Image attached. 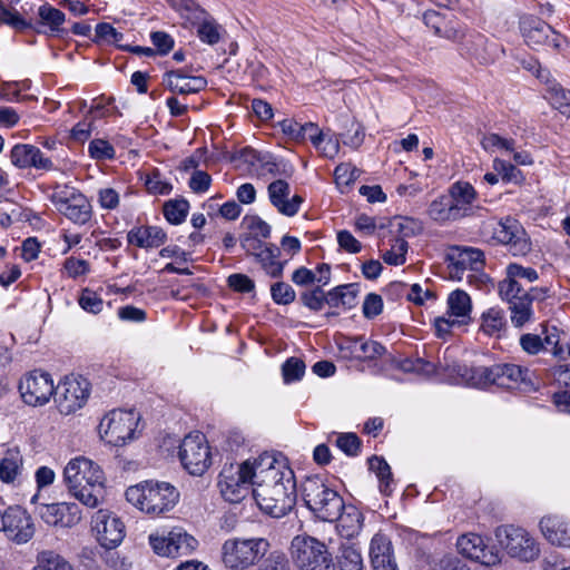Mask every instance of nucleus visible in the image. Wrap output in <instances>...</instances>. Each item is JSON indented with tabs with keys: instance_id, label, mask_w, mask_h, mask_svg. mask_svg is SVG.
<instances>
[{
	"instance_id": "3c124183",
	"label": "nucleus",
	"mask_w": 570,
	"mask_h": 570,
	"mask_svg": "<svg viewBox=\"0 0 570 570\" xmlns=\"http://www.w3.org/2000/svg\"><path fill=\"white\" fill-rule=\"evenodd\" d=\"M273 301L278 305H288L296 298L293 287L284 282H276L271 286Z\"/></svg>"
},
{
	"instance_id": "e433bc0d",
	"label": "nucleus",
	"mask_w": 570,
	"mask_h": 570,
	"mask_svg": "<svg viewBox=\"0 0 570 570\" xmlns=\"http://www.w3.org/2000/svg\"><path fill=\"white\" fill-rule=\"evenodd\" d=\"M337 521V530L343 538L350 539L362 529V513L353 505L345 507Z\"/></svg>"
},
{
	"instance_id": "423d86ee",
	"label": "nucleus",
	"mask_w": 570,
	"mask_h": 570,
	"mask_svg": "<svg viewBox=\"0 0 570 570\" xmlns=\"http://www.w3.org/2000/svg\"><path fill=\"white\" fill-rule=\"evenodd\" d=\"M291 557L297 570H336L326 544L311 535L293 538Z\"/></svg>"
},
{
	"instance_id": "393cba45",
	"label": "nucleus",
	"mask_w": 570,
	"mask_h": 570,
	"mask_svg": "<svg viewBox=\"0 0 570 570\" xmlns=\"http://www.w3.org/2000/svg\"><path fill=\"white\" fill-rule=\"evenodd\" d=\"M11 163L18 168H36L41 170H52L53 163L45 157L42 151L28 144H18L13 146L10 153Z\"/></svg>"
},
{
	"instance_id": "4be33fe9",
	"label": "nucleus",
	"mask_w": 570,
	"mask_h": 570,
	"mask_svg": "<svg viewBox=\"0 0 570 570\" xmlns=\"http://www.w3.org/2000/svg\"><path fill=\"white\" fill-rule=\"evenodd\" d=\"M92 529L97 540L106 549L116 548L125 537L122 521L107 510H99L92 517Z\"/></svg>"
},
{
	"instance_id": "864d4df0",
	"label": "nucleus",
	"mask_w": 570,
	"mask_h": 570,
	"mask_svg": "<svg viewBox=\"0 0 570 570\" xmlns=\"http://www.w3.org/2000/svg\"><path fill=\"white\" fill-rule=\"evenodd\" d=\"M544 342L548 346H551V352L554 356L559 358H566V348L561 344V332L552 326L548 328V326H543Z\"/></svg>"
},
{
	"instance_id": "72a5a7b5",
	"label": "nucleus",
	"mask_w": 570,
	"mask_h": 570,
	"mask_svg": "<svg viewBox=\"0 0 570 570\" xmlns=\"http://www.w3.org/2000/svg\"><path fill=\"white\" fill-rule=\"evenodd\" d=\"M423 21L428 28H430L435 36L445 38L452 41H456L460 36V29H458L452 21L448 20L444 16L436 11H426L423 14Z\"/></svg>"
},
{
	"instance_id": "58836bf2",
	"label": "nucleus",
	"mask_w": 570,
	"mask_h": 570,
	"mask_svg": "<svg viewBox=\"0 0 570 570\" xmlns=\"http://www.w3.org/2000/svg\"><path fill=\"white\" fill-rule=\"evenodd\" d=\"M167 540H169V557L190 553L198 544L194 537L179 528L173 529L168 532Z\"/></svg>"
},
{
	"instance_id": "4c0bfd02",
	"label": "nucleus",
	"mask_w": 570,
	"mask_h": 570,
	"mask_svg": "<svg viewBox=\"0 0 570 570\" xmlns=\"http://www.w3.org/2000/svg\"><path fill=\"white\" fill-rule=\"evenodd\" d=\"M428 215L439 224L459 220L458 212L453 209L446 195H441L432 200L428 208Z\"/></svg>"
},
{
	"instance_id": "ea45409f",
	"label": "nucleus",
	"mask_w": 570,
	"mask_h": 570,
	"mask_svg": "<svg viewBox=\"0 0 570 570\" xmlns=\"http://www.w3.org/2000/svg\"><path fill=\"white\" fill-rule=\"evenodd\" d=\"M370 470L373 471L380 481V491L384 495H391L393 492V475L391 466L381 456H372L368 459Z\"/></svg>"
},
{
	"instance_id": "412c9836",
	"label": "nucleus",
	"mask_w": 570,
	"mask_h": 570,
	"mask_svg": "<svg viewBox=\"0 0 570 570\" xmlns=\"http://www.w3.org/2000/svg\"><path fill=\"white\" fill-rule=\"evenodd\" d=\"M494 238L501 244L508 245L514 256H524L531 249V243L523 227L510 217L497 223L493 228Z\"/></svg>"
},
{
	"instance_id": "de8ad7c7",
	"label": "nucleus",
	"mask_w": 570,
	"mask_h": 570,
	"mask_svg": "<svg viewBox=\"0 0 570 570\" xmlns=\"http://www.w3.org/2000/svg\"><path fill=\"white\" fill-rule=\"evenodd\" d=\"M33 570H73L70 563L52 551H43L38 556Z\"/></svg>"
},
{
	"instance_id": "cd10ccee",
	"label": "nucleus",
	"mask_w": 570,
	"mask_h": 570,
	"mask_svg": "<svg viewBox=\"0 0 570 570\" xmlns=\"http://www.w3.org/2000/svg\"><path fill=\"white\" fill-rule=\"evenodd\" d=\"M446 196L451 200L453 209L458 212L460 219L474 214L473 202L476 199L478 194L470 183H454Z\"/></svg>"
},
{
	"instance_id": "9d476101",
	"label": "nucleus",
	"mask_w": 570,
	"mask_h": 570,
	"mask_svg": "<svg viewBox=\"0 0 570 570\" xmlns=\"http://www.w3.org/2000/svg\"><path fill=\"white\" fill-rule=\"evenodd\" d=\"M472 373L473 384L479 387L497 385L512 389L525 381L529 371L517 364H495L491 367H475Z\"/></svg>"
},
{
	"instance_id": "a18cd8bd",
	"label": "nucleus",
	"mask_w": 570,
	"mask_h": 570,
	"mask_svg": "<svg viewBox=\"0 0 570 570\" xmlns=\"http://www.w3.org/2000/svg\"><path fill=\"white\" fill-rule=\"evenodd\" d=\"M199 20L197 35L203 42L210 46L216 45L220 40V26L210 17L203 16Z\"/></svg>"
},
{
	"instance_id": "2eb2a0df",
	"label": "nucleus",
	"mask_w": 570,
	"mask_h": 570,
	"mask_svg": "<svg viewBox=\"0 0 570 570\" xmlns=\"http://www.w3.org/2000/svg\"><path fill=\"white\" fill-rule=\"evenodd\" d=\"M519 26L521 35L529 47L537 49L546 46L556 50L561 49L564 38L540 18L534 16L521 17Z\"/></svg>"
},
{
	"instance_id": "aec40b11",
	"label": "nucleus",
	"mask_w": 570,
	"mask_h": 570,
	"mask_svg": "<svg viewBox=\"0 0 570 570\" xmlns=\"http://www.w3.org/2000/svg\"><path fill=\"white\" fill-rule=\"evenodd\" d=\"M414 222L410 218H394L391 226V234H395L389 239L390 248L382 254V259L389 265H403L406 261L409 244L406 237L414 235L412 225Z\"/></svg>"
},
{
	"instance_id": "bb28decb",
	"label": "nucleus",
	"mask_w": 570,
	"mask_h": 570,
	"mask_svg": "<svg viewBox=\"0 0 570 570\" xmlns=\"http://www.w3.org/2000/svg\"><path fill=\"white\" fill-rule=\"evenodd\" d=\"M164 85L174 94L189 95L204 90L207 80L200 76H188L178 69L165 73Z\"/></svg>"
},
{
	"instance_id": "6e6552de",
	"label": "nucleus",
	"mask_w": 570,
	"mask_h": 570,
	"mask_svg": "<svg viewBox=\"0 0 570 570\" xmlns=\"http://www.w3.org/2000/svg\"><path fill=\"white\" fill-rule=\"evenodd\" d=\"M139 415L135 411L112 410L99 424L101 438L114 446H122L135 438Z\"/></svg>"
},
{
	"instance_id": "052dcab7",
	"label": "nucleus",
	"mask_w": 570,
	"mask_h": 570,
	"mask_svg": "<svg viewBox=\"0 0 570 570\" xmlns=\"http://www.w3.org/2000/svg\"><path fill=\"white\" fill-rule=\"evenodd\" d=\"M493 168L507 183L518 181L521 177V171L515 166L499 158L493 160Z\"/></svg>"
},
{
	"instance_id": "603ef678",
	"label": "nucleus",
	"mask_w": 570,
	"mask_h": 570,
	"mask_svg": "<svg viewBox=\"0 0 570 570\" xmlns=\"http://www.w3.org/2000/svg\"><path fill=\"white\" fill-rule=\"evenodd\" d=\"M282 373L285 383L298 381L305 373V363L297 357H291L283 364Z\"/></svg>"
},
{
	"instance_id": "a19ab883",
	"label": "nucleus",
	"mask_w": 570,
	"mask_h": 570,
	"mask_svg": "<svg viewBox=\"0 0 570 570\" xmlns=\"http://www.w3.org/2000/svg\"><path fill=\"white\" fill-rule=\"evenodd\" d=\"M337 562L340 570H363L364 567L360 549L347 542L340 546Z\"/></svg>"
},
{
	"instance_id": "7ed1b4c3",
	"label": "nucleus",
	"mask_w": 570,
	"mask_h": 570,
	"mask_svg": "<svg viewBox=\"0 0 570 570\" xmlns=\"http://www.w3.org/2000/svg\"><path fill=\"white\" fill-rule=\"evenodd\" d=\"M126 499L140 511L161 515L170 511L179 499V492L168 482L145 481L126 490Z\"/></svg>"
},
{
	"instance_id": "c9c22d12",
	"label": "nucleus",
	"mask_w": 570,
	"mask_h": 570,
	"mask_svg": "<svg viewBox=\"0 0 570 570\" xmlns=\"http://www.w3.org/2000/svg\"><path fill=\"white\" fill-rule=\"evenodd\" d=\"M281 255V249L269 244L255 257L256 262L261 264L262 268L267 275L274 278H278L283 275L284 266L286 262H279L277 258Z\"/></svg>"
},
{
	"instance_id": "473e14b6",
	"label": "nucleus",
	"mask_w": 570,
	"mask_h": 570,
	"mask_svg": "<svg viewBox=\"0 0 570 570\" xmlns=\"http://www.w3.org/2000/svg\"><path fill=\"white\" fill-rule=\"evenodd\" d=\"M127 240L140 248H154L166 242V234L157 226H139L128 232Z\"/></svg>"
},
{
	"instance_id": "dca6fc26",
	"label": "nucleus",
	"mask_w": 570,
	"mask_h": 570,
	"mask_svg": "<svg viewBox=\"0 0 570 570\" xmlns=\"http://www.w3.org/2000/svg\"><path fill=\"white\" fill-rule=\"evenodd\" d=\"M449 273L452 278L461 281L465 272L469 283L478 278L476 273L483 268L484 254L479 248L455 246L450 249L446 257Z\"/></svg>"
},
{
	"instance_id": "0eeeda50",
	"label": "nucleus",
	"mask_w": 570,
	"mask_h": 570,
	"mask_svg": "<svg viewBox=\"0 0 570 570\" xmlns=\"http://www.w3.org/2000/svg\"><path fill=\"white\" fill-rule=\"evenodd\" d=\"M256 472V460L242 464H225L218 476V488L223 498L230 503L244 500L250 487H255Z\"/></svg>"
},
{
	"instance_id": "20e7f679",
	"label": "nucleus",
	"mask_w": 570,
	"mask_h": 570,
	"mask_svg": "<svg viewBox=\"0 0 570 570\" xmlns=\"http://www.w3.org/2000/svg\"><path fill=\"white\" fill-rule=\"evenodd\" d=\"M302 495L306 507L324 522L336 521L345 509L343 498L320 476L303 482Z\"/></svg>"
},
{
	"instance_id": "a878e982",
	"label": "nucleus",
	"mask_w": 570,
	"mask_h": 570,
	"mask_svg": "<svg viewBox=\"0 0 570 570\" xmlns=\"http://www.w3.org/2000/svg\"><path fill=\"white\" fill-rule=\"evenodd\" d=\"M289 195V185L283 179L275 180L268 186V196L273 206L277 210L286 216H294L303 203V198L299 195H294L291 199H287Z\"/></svg>"
},
{
	"instance_id": "f257e3e1",
	"label": "nucleus",
	"mask_w": 570,
	"mask_h": 570,
	"mask_svg": "<svg viewBox=\"0 0 570 570\" xmlns=\"http://www.w3.org/2000/svg\"><path fill=\"white\" fill-rule=\"evenodd\" d=\"M256 469L253 495L259 509L273 518L286 515L296 502L293 471L266 453L256 459Z\"/></svg>"
},
{
	"instance_id": "4468645a",
	"label": "nucleus",
	"mask_w": 570,
	"mask_h": 570,
	"mask_svg": "<svg viewBox=\"0 0 570 570\" xmlns=\"http://www.w3.org/2000/svg\"><path fill=\"white\" fill-rule=\"evenodd\" d=\"M502 533L504 534V540H501V543L512 558L530 562L539 557V544L527 530L514 525H507L498 530L497 537L501 538Z\"/></svg>"
},
{
	"instance_id": "0e129e2a",
	"label": "nucleus",
	"mask_w": 570,
	"mask_h": 570,
	"mask_svg": "<svg viewBox=\"0 0 570 570\" xmlns=\"http://www.w3.org/2000/svg\"><path fill=\"white\" fill-rule=\"evenodd\" d=\"M228 286L239 293H249L255 288V283L245 274H232L227 278Z\"/></svg>"
},
{
	"instance_id": "7c9ffc66",
	"label": "nucleus",
	"mask_w": 570,
	"mask_h": 570,
	"mask_svg": "<svg viewBox=\"0 0 570 570\" xmlns=\"http://www.w3.org/2000/svg\"><path fill=\"white\" fill-rule=\"evenodd\" d=\"M540 529L551 544L570 548V523L562 518L544 517L540 521Z\"/></svg>"
},
{
	"instance_id": "680f3d73",
	"label": "nucleus",
	"mask_w": 570,
	"mask_h": 570,
	"mask_svg": "<svg viewBox=\"0 0 570 570\" xmlns=\"http://www.w3.org/2000/svg\"><path fill=\"white\" fill-rule=\"evenodd\" d=\"M102 299L90 289H83L79 297V305L90 313H99L102 308Z\"/></svg>"
},
{
	"instance_id": "69168bd1",
	"label": "nucleus",
	"mask_w": 570,
	"mask_h": 570,
	"mask_svg": "<svg viewBox=\"0 0 570 570\" xmlns=\"http://www.w3.org/2000/svg\"><path fill=\"white\" fill-rule=\"evenodd\" d=\"M0 20L18 30L29 27V23L17 11L9 10L2 2H0Z\"/></svg>"
},
{
	"instance_id": "9b49d317",
	"label": "nucleus",
	"mask_w": 570,
	"mask_h": 570,
	"mask_svg": "<svg viewBox=\"0 0 570 570\" xmlns=\"http://www.w3.org/2000/svg\"><path fill=\"white\" fill-rule=\"evenodd\" d=\"M178 456L184 469L190 474H204L212 463L205 435L200 432L186 435L179 445Z\"/></svg>"
},
{
	"instance_id": "09e8293b",
	"label": "nucleus",
	"mask_w": 570,
	"mask_h": 570,
	"mask_svg": "<svg viewBox=\"0 0 570 570\" xmlns=\"http://www.w3.org/2000/svg\"><path fill=\"white\" fill-rule=\"evenodd\" d=\"M189 209L187 200H169L164 206V215L171 224H180L185 220Z\"/></svg>"
},
{
	"instance_id": "13d9d810",
	"label": "nucleus",
	"mask_w": 570,
	"mask_h": 570,
	"mask_svg": "<svg viewBox=\"0 0 570 570\" xmlns=\"http://www.w3.org/2000/svg\"><path fill=\"white\" fill-rule=\"evenodd\" d=\"M243 224L249 230L247 235H255L257 238H267L271 234L269 225L258 216H246Z\"/></svg>"
},
{
	"instance_id": "ddd939ff",
	"label": "nucleus",
	"mask_w": 570,
	"mask_h": 570,
	"mask_svg": "<svg viewBox=\"0 0 570 570\" xmlns=\"http://www.w3.org/2000/svg\"><path fill=\"white\" fill-rule=\"evenodd\" d=\"M472 303L470 296L462 289L453 291L448 297V313L434 321L438 337H444L454 326L466 325L471 322Z\"/></svg>"
},
{
	"instance_id": "2f4dec72",
	"label": "nucleus",
	"mask_w": 570,
	"mask_h": 570,
	"mask_svg": "<svg viewBox=\"0 0 570 570\" xmlns=\"http://www.w3.org/2000/svg\"><path fill=\"white\" fill-rule=\"evenodd\" d=\"M460 52L462 56H468L478 60L480 63H488L492 60L491 53L488 48V40L481 33L464 35L460 30L459 39Z\"/></svg>"
},
{
	"instance_id": "6ab92c4d",
	"label": "nucleus",
	"mask_w": 570,
	"mask_h": 570,
	"mask_svg": "<svg viewBox=\"0 0 570 570\" xmlns=\"http://www.w3.org/2000/svg\"><path fill=\"white\" fill-rule=\"evenodd\" d=\"M89 395L88 383L77 377H65L56 387V403L59 412L69 415L81 409Z\"/></svg>"
},
{
	"instance_id": "5701e85b",
	"label": "nucleus",
	"mask_w": 570,
	"mask_h": 570,
	"mask_svg": "<svg viewBox=\"0 0 570 570\" xmlns=\"http://www.w3.org/2000/svg\"><path fill=\"white\" fill-rule=\"evenodd\" d=\"M456 548L459 552L484 566H494L500 562L499 552L485 543L484 539L476 533H466L458 538Z\"/></svg>"
},
{
	"instance_id": "4d7b16f0",
	"label": "nucleus",
	"mask_w": 570,
	"mask_h": 570,
	"mask_svg": "<svg viewBox=\"0 0 570 570\" xmlns=\"http://www.w3.org/2000/svg\"><path fill=\"white\" fill-rule=\"evenodd\" d=\"M88 151L95 159H111L115 157V148L107 140L94 139L90 141Z\"/></svg>"
},
{
	"instance_id": "37998d69",
	"label": "nucleus",
	"mask_w": 570,
	"mask_h": 570,
	"mask_svg": "<svg viewBox=\"0 0 570 570\" xmlns=\"http://www.w3.org/2000/svg\"><path fill=\"white\" fill-rule=\"evenodd\" d=\"M507 276L502 279L499 285H504L507 283H513L517 288H523L518 279H525L529 283H533L538 279L539 275L537 271L532 267H523L522 265L511 263L507 266L505 269Z\"/></svg>"
},
{
	"instance_id": "39448f33",
	"label": "nucleus",
	"mask_w": 570,
	"mask_h": 570,
	"mask_svg": "<svg viewBox=\"0 0 570 570\" xmlns=\"http://www.w3.org/2000/svg\"><path fill=\"white\" fill-rule=\"evenodd\" d=\"M271 543L263 537H233L222 546V562L230 570H248L269 551Z\"/></svg>"
},
{
	"instance_id": "f03ea898",
	"label": "nucleus",
	"mask_w": 570,
	"mask_h": 570,
	"mask_svg": "<svg viewBox=\"0 0 570 570\" xmlns=\"http://www.w3.org/2000/svg\"><path fill=\"white\" fill-rule=\"evenodd\" d=\"M105 481L100 466L85 456L70 460L63 470L68 492L88 508H96L104 500Z\"/></svg>"
},
{
	"instance_id": "c85d7f7f",
	"label": "nucleus",
	"mask_w": 570,
	"mask_h": 570,
	"mask_svg": "<svg viewBox=\"0 0 570 570\" xmlns=\"http://www.w3.org/2000/svg\"><path fill=\"white\" fill-rule=\"evenodd\" d=\"M370 558L373 570H399L391 541L384 535L376 534L373 537L370 546Z\"/></svg>"
},
{
	"instance_id": "a211bd4d",
	"label": "nucleus",
	"mask_w": 570,
	"mask_h": 570,
	"mask_svg": "<svg viewBox=\"0 0 570 570\" xmlns=\"http://www.w3.org/2000/svg\"><path fill=\"white\" fill-rule=\"evenodd\" d=\"M19 391L24 403L41 406L55 392L53 381L46 372L32 371L20 381Z\"/></svg>"
},
{
	"instance_id": "49530a36",
	"label": "nucleus",
	"mask_w": 570,
	"mask_h": 570,
	"mask_svg": "<svg viewBox=\"0 0 570 570\" xmlns=\"http://www.w3.org/2000/svg\"><path fill=\"white\" fill-rule=\"evenodd\" d=\"M548 99L560 114L570 118V90L560 85H553L548 89Z\"/></svg>"
},
{
	"instance_id": "79ce46f5",
	"label": "nucleus",
	"mask_w": 570,
	"mask_h": 570,
	"mask_svg": "<svg viewBox=\"0 0 570 570\" xmlns=\"http://www.w3.org/2000/svg\"><path fill=\"white\" fill-rule=\"evenodd\" d=\"M38 14L40 22L48 26L51 33L59 35L63 32L62 24L66 21V16L62 11L46 3L39 7Z\"/></svg>"
},
{
	"instance_id": "f704fd0d",
	"label": "nucleus",
	"mask_w": 570,
	"mask_h": 570,
	"mask_svg": "<svg viewBox=\"0 0 570 570\" xmlns=\"http://www.w3.org/2000/svg\"><path fill=\"white\" fill-rule=\"evenodd\" d=\"M347 348L358 360L374 361L385 353V347L376 341H363L362 337H352L347 340Z\"/></svg>"
},
{
	"instance_id": "1a4fd4ad",
	"label": "nucleus",
	"mask_w": 570,
	"mask_h": 570,
	"mask_svg": "<svg viewBox=\"0 0 570 570\" xmlns=\"http://www.w3.org/2000/svg\"><path fill=\"white\" fill-rule=\"evenodd\" d=\"M56 209L75 224L85 225L92 209L88 198L68 186L57 187L50 196Z\"/></svg>"
},
{
	"instance_id": "e2e57ef3",
	"label": "nucleus",
	"mask_w": 570,
	"mask_h": 570,
	"mask_svg": "<svg viewBox=\"0 0 570 570\" xmlns=\"http://www.w3.org/2000/svg\"><path fill=\"white\" fill-rule=\"evenodd\" d=\"M484 149L499 148L505 151H514V140L507 139L498 134H489L482 139Z\"/></svg>"
},
{
	"instance_id": "6e6d98bb",
	"label": "nucleus",
	"mask_w": 570,
	"mask_h": 570,
	"mask_svg": "<svg viewBox=\"0 0 570 570\" xmlns=\"http://www.w3.org/2000/svg\"><path fill=\"white\" fill-rule=\"evenodd\" d=\"M124 35L117 31L110 23L102 22L96 27V41L106 42L108 45L120 46Z\"/></svg>"
},
{
	"instance_id": "c756f323",
	"label": "nucleus",
	"mask_w": 570,
	"mask_h": 570,
	"mask_svg": "<svg viewBox=\"0 0 570 570\" xmlns=\"http://www.w3.org/2000/svg\"><path fill=\"white\" fill-rule=\"evenodd\" d=\"M23 475V456L18 449H9L0 459V481L12 487L20 485Z\"/></svg>"
},
{
	"instance_id": "b1692460",
	"label": "nucleus",
	"mask_w": 570,
	"mask_h": 570,
	"mask_svg": "<svg viewBox=\"0 0 570 570\" xmlns=\"http://www.w3.org/2000/svg\"><path fill=\"white\" fill-rule=\"evenodd\" d=\"M39 515L48 525L61 528L73 527L81 520L78 504L71 502L42 504Z\"/></svg>"
},
{
	"instance_id": "f3484780",
	"label": "nucleus",
	"mask_w": 570,
	"mask_h": 570,
	"mask_svg": "<svg viewBox=\"0 0 570 570\" xmlns=\"http://www.w3.org/2000/svg\"><path fill=\"white\" fill-rule=\"evenodd\" d=\"M2 532L9 541L23 544L33 538L36 525L26 509L12 505L3 510Z\"/></svg>"
},
{
	"instance_id": "f8f14e48",
	"label": "nucleus",
	"mask_w": 570,
	"mask_h": 570,
	"mask_svg": "<svg viewBox=\"0 0 570 570\" xmlns=\"http://www.w3.org/2000/svg\"><path fill=\"white\" fill-rule=\"evenodd\" d=\"M500 297L508 302L510 321L515 328H522L525 324L534 320V311L532 308L533 296L530 291L517 288L512 283L498 285Z\"/></svg>"
},
{
	"instance_id": "774afa93",
	"label": "nucleus",
	"mask_w": 570,
	"mask_h": 570,
	"mask_svg": "<svg viewBox=\"0 0 570 570\" xmlns=\"http://www.w3.org/2000/svg\"><path fill=\"white\" fill-rule=\"evenodd\" d=\"M383 309L382 297L377 294L370 293L363 303V314L367 318H373L381 314Z\"/></svg>"
},
{
	"instance_id": "338daca9",
	"label": "nucleus",
	"mask_w": 570,
	"mask_h": 570,
	"mask_svg": "<svg viewBox=\"0 0 570 570\" xmlns=\"http://www.w3.org/2000/svg\"><path fill=\"white\" fill-rule=\"evenodd\" d=\"M520 345L522 350L530 355L540 353L544 347V343L540 335L530 333L521 335Z\"/></svg>"
},
{
	"instance_id": "8fccbe9b",
	"label": "nucleus",
	"mask_w": 570,
	"mask_h": 570,
	"mask_svg": "<svg viewBox=\"0 0 570 570\" xmlns=\"http://www.w3.org/2000/svg\"><path fill=\"white\" fill-rule=\"evenodd\" d=\"M257 570H292V566L284 552L273 551L263 559Z\"/></svg>"
},
{
	"instance_id": "5fc2aeb1",
	"label": "nucleus",
	"mask_w": 570,
	"mask_h": 570,
	"mask_svg": "<svg viewBox=\"0 0 570 570\" xmlns=\"http://www.w3.org/2000/svg\"><path fill=\"white\" fill-rule=\"evenodd\" d=\"M301 301L311 311L318 312L325 304V292L321 286H316L313 289L304 291L301 294Z\"/></svg>"
},
{
	"instance_id": "bf43d9fd",
	"label": "nucleus",
	"mask_w": 570,
	"mask_h": 570,
	"mask_svg": "<svg viewBox=\"0 0 570 570\" xmlns=\"http://www.w3.org/2000/svg\"><path fill=\"white\" fill-rule=\"evenodd\" d=\"M336 445L347 455H357L361 448V440L354 433H342L336 439Z\"/></svg>"
},
{
	"instance_id": "c03bdc74",
	"label": "nucleus",
	"mask_w": 570,
	"mask_h": 570,
	"mask_svg": "<svg viewBox=\"0 0 570 570\" xmlns=\"http://www.w3.org/2000/svg\"><path fill=\"white\" fill-rule=\"evenodd\" d=\"M504 312L498 307H491L481 316V330L488 335L500 333L505 327Z\"/></svg>"
}]
</instances>
